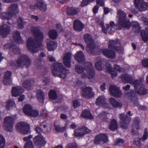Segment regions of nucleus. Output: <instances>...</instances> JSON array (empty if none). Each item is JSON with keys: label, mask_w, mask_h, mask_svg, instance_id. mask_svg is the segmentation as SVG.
Listing matches in <instances>:
<instances>
[{"label": "nucleus", "mask_w": 148, "mask_h": 148, "mask_svg": "<svg viewBox=\"0 0 148 148\" xmlns=\"http://www.w3.org/2000/svg\"><path fill=\"white\" fill-rule=\"evenodd\" d=\"M126 16L125 12L121 10L118 9L117 15L118 18L117 25H116L113 22H111L109 24L107 25L106 28L103 26V23L102 18L99 17H97L95 21L97 24L101 26L102 31L105 34H106L108 31L114 32L118 29H121L122 27L129 28L130 27L131 23L128 19H126Z\"/></svg>", "instance_id": "nucleus-1"}, {"label": "nucleus", "mask_w": 148, "mask_h": 148, "mask_svg": "<svg viewBox=\"0 0 148 148\" xmlns=\"http://www.w3.org/2000/svg\"><path fill=\"white\" fill-rule=\"evenodd\" d=\"M31 30L34 34V39L31 37H29L27 40V44L29 50L32 53H35L38 51V48L40 47L43 35L42 33L39 32L37 27H32Z\"/></svg>", "instance_id": "nucleus-2"}, {"label": "nucleus", "mask_w": 148, "mask_h": 148, "mask_svg": "<svg viewBox=\"0 0 148 148\" xmlns=\"http://www.w3.org/2000/svg\"><path fill=\"white\" fill-rule=\"evenodd\" d=\"M75 66L76 72L81 74V77L82 78L90 79L94 78L95 75V71L90 62H86L83 67L78 65H75Z\"/></svg>", "instance_id": "nucleus-3"}, {"label": "nucleus", "mask_w": 148, "mask_h": 148, "mask_svg": "<svg viewBox=\"0 0 148 148\" xmlns=\"http://www.w3.org/2000/svg\"><path fill=\"white\" fill-rule=\"evenodd\" d=\"M109 50L104 49L103 50L102 53L106 57L114 58L115 54L113 50H116L119 52H122L123 51V49L121 46L120 41L119 40H111L109 41L108 45Z\"/></svg>", "instance_id": "nucleus-4"}, {"label": "nucleus", "mask_w": 148, "mask_h": 148, "mask_svg": "<svg viewBox=\"0 0 148 148\" xmlns=\"http://www.w3.org/2000/svg\"><path fill=\"white\" fill-rule=\"evenodd\" d=\"M53 67L52 73L54 76H57L64 79L66 77L67 74L69 73V70L66 69L60 63L54 64Z\"/></svg>", "instance_id": "nucleus-5"}, {"label": "nucleus", "mask_w": 148, "mask_h": 148, "mask_svg": "<svg viewBox=\"0 0 148 148\" xmlns=\"http://www.w3.org/2000/svg\"><path fill=\"white\" fill-rule=\"evenodd\" d=\"M18 6L15 4H12L9 7L8 13L6 12L2 13L0 16V18L3 20H9L19 12Z\"/></svg>", "instance_id": "nucleus-6"}, {"label": "nucleus", "mask_w": 148, "mask_h": 148, "mask_svg": "<svg viewBox=\"0 0 148 148\" xmlns=\"http://www.w3.org/2000/svg\"><path fill=\"white\" fill-rule=\"evenodd\" d=\"M84 38L87 46L86 51L89 54H93L95 52L96 45L91 36L89 34H86L84 35Z\"/></svg>", "instance_id": "nucleus-7"}, {"label": "nucleus", "mask_w": 148, "mask_h": 148, "mask_svg": "<svg viewBox=\"0 0 148 148\" xmlns=\"http://www.w3.org/2000/svg\"><path fill=\"white\" fill-rule=\"evenodd\" d=\"M14 119L12 116H7L4 118L3 124L4 130L10 132L12 131Z\"/></svg>", "instance_id": "nucleus-8"}, {"label": "nucleus", "mask_w": 148, "mask_h": 148, "mask_svg": "<svg viewBox=\"0 0 148 148\" xmlns=\"http://www.w3.org/2000/svg\"><path fill=\"white\" fill-rule=\"evenodd\" d=\"M16 129L18 131L23 134H28L31 132L30 125L24 122L17 123L16 125Z\"/></svg>", "instance_id": "nucleus-9"}, {"label": "nucleus", "mask_w": 148, "mask_h": 148, "mask_svg": "<svg viewBox=\"0 0 148 148\" xmlns=\"http://www.w3.org/2000/svg\"><path fill=\"white\" fill-rule=\"evenodd\" d=\"M31 63V61L27 55H22L16 60V66H21L23 65L28 67Z\"/></svg>", "instance_id": "nucleus-10"}, {"label": "nucleus", "mask_w": 148, "mask_h": 148, "mask_svg": "<svg viewBox=\"0 0 148 148\" xmlns=\"http://www.w3.org/2000/svg\"><path fill=\"white\" fill-rule=\"evenodd\" d=\"M134 86L136 91L141 95L146 94L147 91L144 86L142 84V82L140 80H136L134 82Z\"/></svg>", "instance_id": "nucleus-11"}, {"label": "nucleus", "mask_w": 148, "mask_h": 148, "mask_svg": "<svg viewBox=\"0 0 148 148\" xmlns=\"http://www.w3.org/2000/svg\"><path fill=\"white\" fill-rule=\"evenodd\" d=\"M119 117L121 126L123 129H126L128 127L129 121L131 120V118L124 113L119 114Z\"/></svg>", "instance_id": "nucleus-12"}, {"label": "nucleus", "mask_w": 148, "mask_h": 148, "mask_svg": "<svg viewBox=\"0 0 148 148\" xmlns=\"http://www.w3.org/2000/svg\"><path fill=\"white\" fill-rule=\"evenodd\" d=\"M134 4L136 8L140 12L145 11L148 8V4L143 0H135Z\"/></svg>", "instance_id": "nucleus-13"}, {"label": "nucleus", "mask_w": 148, "mask_h": 148, "mask_svg": "<svg viewBox=\"0 0 148 148\" xmlns=\"http://www.w3.org/2000/svg\"><path fill=\"white\" fill-rule=\"evenodd\" d=\"M33 140L35 145L40 148L44 146L46 143L45 138L41 135L35 136Z\"/></svg>", "instance_id": "nucleus-14"}, {"label": "nucleus", "mask_w": 148, "mask_h": 148, "mask_svg": "<svg viewBox=\"0 0 148 148\" xmlns=\"http://www.w3.org/2000/svg\"><path fill=\"white\" fill-rule=\"evenodd\" d=\"M108 141L107 134H101L97 135L95 139V143L97 144H100L106 143Z\"/></svg>", "instance_id": "nucleus-15"}, {"label": "nucleus", "mask_w": 148, "mask_h": 148, "mask_svg": "<svg viewBox=\"0 0 148 148\" xmlns=\"http://www.w3.org/2000/svg\"><path fill=\"white\" fill-rule=\"evenodd\" d=\"M110 94L116 97H120L122 95L121 91L119 88L114 85H111L109 88Z\"/></svg>", "instance_id": "nucleus-16"}, {"label": "nucleus", "mask_w": 148, "mask_h": 148, "mask_svg": "<svg viewBox=\"0 0 148 148\" xmlns=\"http://www.w3.org/2000/svg\"><path fill=\"white\" fill-rule=\"evenodd\" d=\"M11 29L10 26L6 24H3L0 27V34L3 38L6 37L9 34Z\"/></svg>", "instance_id": "nucleus-17"}, {"label": "nucleus", "mask_w": 148, "mask_h": 148, "mask_svg": "<svg viewBox=\"0 0 148 148\" xmlns=\"http://www.w3.org/2000/svg\"><path fill=\"white\" fill-rule=\"evenodd\" d=\"M94 95L91 88L86 87L83 89L82 95L83 97L86 98H91L93 97Z\"/></svg>", "instance_id": "nucleus-18"}, {"label": "nucleus", "mask_w": 148, "mask_h": 148, "mask_svg": "<svg viewBox=\"0 0 148 148\" xmlns=\"http://www.w3.org/2000/svg\"><path fill=\"white\" fill-rule=\"evenodd\" d=\"M105 61V59H102L100 57L96 58L95 66L97 70L101 71L102 69L104 66Z\"/></svg>", "instance_id": "nucleus-19"}, {"label": "nucleus", "mask_w": 148, "mask_h": 148, "mask_svg": "<svg viewBox=\"0 0 148 148\" xmlns=\"http://www.w3.org/2000/svg\"><path fill=\"white\" fill-rule=\"evenodd\" d=\"M75 58L77 61L79 63H84L85 59L84 54L81 51H78L75 55Z\"/></svg>", "instance_id": "nucleus-20"}, {"label": "nucleus", "mask_w": 148, "mask_h": 148, "mask_svg": "<svg viewBox=\"0 0 148 148\" xmlns=\"http://www.w3.org/2000/svg\"><path fill=\"white\" fill-rule=\"evenodd\" d=\"M71 57V54L70 53H67L65 54L63 56V62L64 64L67 67L71 66L70 61Z\"/></svg>", "instance_id": "nucleus-21"}, {"label": "nucleus", "mask_w": 148, "mask_h": 148, "mask_svg": "<svg viewBox=\"0 0 148 148\" xmlns=\"http://www.w3.org/2000/svg\"><path fill=\"white\" fill-rule=\"evenodd\" d=\"M37 3L35 6V8H39L43 12L45 11L47 9V5L42 0H38Z\"/></svg>", "instance_id": "nucleus-22"}, {"label": "nucleus", "mask_w": 148, "mask_h": 148, "mask_svg": "<svg viewBox=\"0 0 148 148\" xmlns=\"http://www.w3.org/2000/svg\"><path fill=\"white\" fill-rule=\"evenodd\" d=\"M24 90L20 86L13 87L12 90V94L13 96L16 97L23 93Z\"/></svg>", "instance_id": "nucleus-23"}, {"label": "nucleus", "mask_w": 148, "mask_h": 148, "mask_svg": "<svg viewBox=\"0 0 148 148\" xmlns=\"http://www.w3.org/2000/svg\"><path fill=\"white\" fill-rule=\"evenodd\" d=\"M121 79L124 82H127L133 84L136 80H133L132 77L130 75L127 74H123L121 76Z\"/></svg>", "instance_id": "nucleus-24"}, {"label": "nucleus", "mask_w": 148, "mask_h": 148, "mask_svg": "<svg viewBox=\"0 0 148 148\" xmlns=\"http://www.w3.org/2000/svg\"><path fill=\"white\" fill-rule=\"evenodd\" d=\"M84 25L79 20L75 21L73 23V28L76 31L80 32L83 29Z\"/></svg>", "instance_id": "nucleus-25"}, {"label": "nucleus", "mask_w": 148, "mask_h": 148, "mask_svg": "<svg viewBox=\"0 0 148 148\" xmlns=\"http://www.w3.org/2000/svg\"><path fill=\"white\" fill-rule=\"evenodd\" d=\"M45 56L44 53H41L39 56V58L35 59L34 64L38 69H40L42 67L41 61L42 58Z\"/></svg>", "instance_id": "nucleus-26"}, {"label": "nucleus", "mask_w": 148, "mask_h": 148, "mask_svg": "<svg viewBox=\"0 0 148 148\" xmlns=\"http://www.w3.org/2000/svg\"><path fill=\"white\" fill-rule=\"evenodd\" d=\"M13 38L14 41L18 43L23 42L20 36V32L18 31H14L13 32Z\"/></svg>", "instance_id": "nucleus-27"}, {"label": "nucleus", "mask_w": 148, "mask_h": 148, "mask_svg": "<svg viewBox=\"0 0 148 148\" xmlns=\"http://www.w3.org/2000/svg\"><path fill=\"white\" fill-rule=\"evenodd\" d=\"M47 46L48 50L52 51L56 49L57 44L56 42L54 41L50 40L47 43Z\"/></svg>", "instance_id": "nucleus-28"}, {"label": "nucleus", "mask_w": 148, "mask_h": 148, "mask_svg": "<svg viewBox=\"0 0 148 148\" xmlns=\"http://www.w3.org/2000/svg\"><path fill=\"white\" fill-rule=\"evenodd\" d=\"M67 14L69 15H74L77 14L79 12L78 8L73 7H69L66 10Z\"/></svg>", "instance_id": "nucleus-29"}, {"label": "nucleus", "mask_w": 148, "mask_h": 148, "mask_svg": "<svg viewBox=\"0 0 148 148\" xmlns=\"http://www.w3.org/2000/svg\"><path fill=\"white\" fill-rule=\"evenodd\" d=\"M106 103V99L104 96H99L96 99V104L98 106H101Z\"/></svg>", "instance_id": "nucleus-30"}, {"label": "nucleus", "mask_w": 148, "mask_h": 148, "mask_svg": "<svg viewBox=\"0 0 148 148\" xmlns=\"http://www.w3.org/2000/svg\"><path fill=\"white\" fill-rule=\"evenodd\" d=\"M140 119L138 117H136L134 119V122L136 124V129L137 130L133 129L132 130L131 132L132 134L134 135H138L139 132L138 131V130L139 129V126L138 123L140 122Z\"/></svg>", "instance_id": "nucleus-31"}, {"label": "nucleus", "mask_w": 148, "mask_h": 148, "mask_svg": "<svg viewBox=\"0 0 148 148\" xmlns=\"http://www.w3.org/2000/svg\"><path fill=\"white\" fill-rule=\"evenodd\" d=\"M36 96L38 100L40 102H42L44 99L45 94L41 90H38L36 92Z\"/></svg>", "instance_id": "nucleus-32"}, {"label": "nucleus", "mask_w": 148, "mask_h": 148, "mask_svg": "<svg viewBox=\"0 0 148 148\" xmlns=\"http://www.w3.org/2000/svg\"><path fill=\"white\" fill-rule=\"evenodd\" d=\"M118 128V124L116 120L114 119L111 121L110 124L109 129L111 130L114 131Z\"/></svg>", "instance_id": "nucleus-33"}, {"label": "nucleus", "mask_w": 148, "mask_h": 148, "mask_svg": "<svg viewBox=\"0 0 148 148\" xmlns=\"http://www.w3.org/2000/svg\"><path fill=\"white\" fill-rule=\"evenodd\" d=\"M109 101L112 105L114 108L117 107H121L122 104L117 101L114 98H111L109 99Z\"/></svg>", "instance_id": "nucleus-34"}, {"label": "nucleus", "mask_w": 148, "mask_h": 148, "mask_svg": "<svg viewBox=\"0 0 148 148\" xmlns=\"http://www.w3.org/2000/svg\"><path fill=\"white\" fill-rule=\"evenodd\" d=\"M82 117L85 118H88L90 119H92L93 118V116L90 112L88 110H84L81 114Z\"/></svg>", "instance_id": "nucleus-35"}, {"label": "nucleus", "mask_w": 148, "mask_h": 148, "mask_svg": "<svg viewBox=\"0 0 148 148\" xmlns=\"http://www.w3.org/2000/svg\"><path fill=\"white\" fill-rule=\"evenodd\" d=\"M48 35L51 39L52 40H54L57 36L58 33L56 30H51L49 31Z\"/></svg>", "instance_id": "nucleus-36"}, {"label": "nucleus", "mask_w": 148, "mask_h": 148, "mask_svg": "<svg viewBox=\"0 0 148 148\" xmlns=\"http://www.w3.org/2000/svg\"><path fill=\"white\" fill-rule=\"evenodd\" d=\"M42 125L43 126L42 129L43 132L45 133H47L50 131V127L48 124H44V123H41L40 126H42Z\"/></svg>", "instance_id": "nucleus-37"}, {"label": "nucleus", "mask_w": 148, "mask_h": 148, "mask_svg": "<svg viewBox=\"0 0 148 148\" xmlns=\"http://www.w3.org/2000/svg\"><path fill=\"white\" fill-rule=\"evenodd\" d=\"M82 127L75 130V135L76 136L79 137L83 136L84 135V133Z\"/></svg>", "instance_id": "nucleus-38"}, {"label": "nucleus", "mask_w": 148, "mask_h": 148, "mask_svg": "<svg viewBox=\"0 0 148 148\" xmlns=\"http://www.w3.org/2000/svg\"><path fill=\"white\" fill-rule=\"evenodd\" d=\"M32 109V107L29 105L26 104L23 108V112L26 115L28 116Z\"/></svg>", "instance_id": "nucleus-39"}, {"label": "nucleus", "mask_w": 148, "mask_h": 148, "mask_svg": "<svg viewBox=\"0 0 148 148\" xmlns=\"http://www.w3.org/2000/svg\"><path fill=\"white\" fill-rule=\"evenodd\" d=\"M141 29V27L140 26L139 24L137 22H136L133 23V29L136 32L139 33Z\"/></svg>", "instance_id": "nucleus-40"}, {"label": "nucleus", "mask_w": 148, "mask_h": 148, "mask_svg": "<svg viewBox=\"0 0 148 148\" xmlns=\"http://www.w3.org/2000/svg\"><path fill=\"white\" fill-rule=\"evenodd\" d=\"M32 83H33L32 81L27 80L23 82V87L28 89L30 88V87L32 86Z\"/></svg>", "instance_id": "nucleus-41"}, {"label": "nucleus", "mask_w": 148, "mask_h": 148, "mask_svg": "<svg viewBox=\"0 0 148 148\" xmlns=\"http://www.w3.org/2000/svg\"><path fill=\"white\" fill-rule=\"evenodd\" d=\"M15 106V104L14 100H10L7 102L6 107L7 110H9L11 107H14Z\"/></svg>", "instance_id": "nucleus-42"}, {"label": "nucleus", "mask_w": 148, "mask_h": 148, "mask_svg": "<svg viewBox=\"0 0 148 148\" xmlns=\"http://www.w3.org/2000/svg\"><path fill=\"white\" fill-rule=\"evenodd\" d=\"M148 137V132L147 128L145 129L143 134L141 138H139V140L142 142H144L147 140Z\"/></svg>", "instance_id": "nucleus-43"}, {"label": "nucleus", "mask_w": 148, "mask_h": 148, "mask_svg": "<svg viewBox=\"0 0 148 148\" xmlns=\"http://www.w3.org/2000/svg\"><path fill=\"white\" fill-rule=\"evenodd\" d=\"M55 129L58 132H62L64 131L66 129L65 126L61 127L59 125L54 124Z\"/></svg>", "instance_id": "nucleus-44"}, {"label": "nucleus", "mask_w": 148, "mask_h": 148, "mask_svg": "<svg viewBox=\"0 0 148 148\" xmlns=\"http://www.w3.org/2000/svg\"><path fill=\"white\" fill-rule=\"evenodd\" d=\"M108 72L111 74L112 78L117 76V73L116 69L114 68H111L108 70Z\"/></svg>", "instance_id": "nucleus-45"}, {"label": "nucleus", "mask_w": 148, "mask_h": 148, "mask_svg": "<svg viewBox=\"0 0 148 148\" xmlns=\"http://www.w3.org/2000/svg\"><path fill=\"white\" fill-rule=\"evenodd\" d=\"M39 114V112L38 110L32 109L28 116L32 117H36Z\"/></svg>", "instance_id": "nucleus-46"}, {"label": "nucleus", "mask_w": 148, "mask_h": 148, "mask_svg": "<svg viewBox=\"0 0 148 148\" xmlns=\"http://www.w3.org/2000/svg\"><path fill=\"white\" fill-rule=\"evenodd\" d=\"M17 26L19 29H22L24 27L23 20L20 17H19L17 19Z\"/></svg>", "instance_id": "nucleus-47"}, {"label": "nucleus", "mask_w": 148, "mask_h": 148, "mask_svg": "<svg viewBox=\"0 0 148 148\" xmlns=\"http://www.w3.org/2000/svg\"><path fill=\"white\" fill-rule=\"evenodd\" d=\"M49 96L50 99H55L57 97L56 92L53 90H51L49 93Z\"/></svg>", "instance_id": "nucleus-48"}, {"label": "nucleus", "mask_w": 148, "mask_h": 148, "mask_svg": "<svg viewBox=\"0 0 148 148\" xmlns=\"http://www.w3.org/2000/svg\"><path fill=\"white\" fill-rule=\"evenodd\" d=\"M24 148H34L32 141L29 140L27 142L24 146Z\"/></svg>", "instance_id": "nucleus-49"}, {"label": "nucleus", "mask_w": 148, "mask_h": 148, "mask_svg": "<svg viewBox=\"0 0 148 148\" xmlns=\"http://www.w3.org/2000/svg\"><path fill=\"white\" fill-rule=\"evenodd\" d=\"M11 49H12L13 53L14 54H19L20 52V49L15 45H12Z\"/></svg>", "instance_id": "nucleus-50"}, {"label": "nucleus", "mask_w": 148, "mask_h": 148, "mask_svg": "<svg viewBox=\"0 0 148 148\" xmlns=\"http://www.w3.org/2000/svg\"><path fill=\"white\" fill-rule=\"evenodd\" d=\"M95 0H83L81 4L82 7L88 5L90 2L94 1Z\"/></svg>", "instance_id": "nucleus-51"}, {"label": "nucleus", "mask_w": 148, "mask_h": 148, "mask_svg": "<svg viewBox=\"0 0 148 148\" xmlns=\"http://www.w3.org/2000/svg\"><path fill=\"white\" fill-rule=\"evenodd\" d=\"M3 83L5 85H10L12 83V81L11 78H4L3 79Z\"/></svg>", "instance_id": "nucleus-52"}, {"label": "nucleus", "mask_w": 148, "mask_h": 148, "mask_svg": "<svg viewBox=\"0 0 148 148\" xmlns=\"http://www.w3.org/2000/svg\"><path fill=\"white\" fill-rule=\"evenodd\" d=\"M65 148H77V146L75 143L68 144Z\"/></svg>", "instance_id": "nucleus-53"}, {"label": "nucleus", "mask_w": 148, "mask_h": 148, "mask_svg": "<svg viewBox=\"0 0 148 148\" xmlns=\"http://www.w3.org/2000/svg\"><path fill=\"white\" fill-rule=\"evenodd\" d=\"M140 20L143 22L144 24L148 26V18L142 16L140 18Z\"/></svg>", "instance_id": "nucleus-54"}, {"label": "nucleus", "mask_w": 148, "mask_h": 148, "mask_svg": "<svg viewBox=\"0 0 148 148\" xmlns=\"http://www.w3.org/2000/svg\"><path fill=\"white\" fill-rule=\"evenodd\" d=\"M73 105L74 108H76L80 105V103L78 100H75L73 101Z\"/></svg>", "instance_id": "nucleus-55"}, {"label": "nucleus", "mask_w": 148, "mask_h": 148, "mask_svg": "<svg viewBox=\"0 0 148 148\" xmlns=\"http://www.w3.org/2000/svg\"><path fill=\"white\" fill-rule=\"evenodd\" d=\"M142 63L143 66L146 68H148V58L143 60Z\"/></svg>", "instance_id": "nucleus-56"}, {"label": "nucleus", "mask_w": 148, "mask_h": 148, "mask_svg": "<svg viewBox=\"0 0 148 148\" xmlns=\"http://www.w3.org/2000/svg\"><path fill=\"white\" fill-rule=\"evenodd\" d=\"M144 35L143 34V32H141V35L143 41L144 42H147L148 40V35L145 34Z\"/></svg>", "instance_id": "nucleus-57"}, {"label": "nucleus", "mask_w": 148, "mask_h": 148, "mask_svg": "<svg viewBox=\"0 0 148 148\" xmlns=\"http://www.w3.org/2000/svg\"><path fill=\"white\" fill-rule=\"evenodd\" d=\"M35 131L36 132L39 134H41L42 132H43L42 129L40 127V126H37L35 128Z\"/></svg>", "instance_id": "nucleus-58"}, {"label": "nucleus", "mask_w": 148, "mask_h": 148, "mask_svg": "<svg viewBox=\"0 0 148 148\" xmlns=\"http://www.w3.org/2000/svg\"><path fill=\"white\" fill-rule=\"evenodd\" d=\"M104 0H97L96 3L97 5H99L101 6H103L104 5Z\"/></svg>", "instance_id": "nucleus-59"}, {"label": "nucleus", "mask_w": 148, "mask_h": 148, "mask_svg": "<svg viewBox=\"0 0 148 148\" xmlns=\"http://www.w3.org/2000/svg\"><path fill=\"white\" fill-rule=\"evenodd\" d=\"M11 74L12 73L10 71H8L5 73L4 78H10Z\"/></svg>", "instance_id": "nucleus-60"}, {"label": "nucleus", "mask_w": 148, "mask_h": 148, "mask_svg": "<svg viewBox=\"0 0 148 148\" xmlns=\"http://www.w3.org/2000/svg\"><path fill=\"white\" fill-rule=\"evenodd\" d=\"M124 142V141L123 139L120 138L119 139L117 140V144L116 145H122L123 144Z\"/></svg>", "instance_id": "nucleus-61"}, {"label": "nucleus", "mask_w": 148, "mask_h": 148, "mask_svg": "<svg viewBox=\"0 0 148 148\" xmlns=\"http://www.w3.org/2000/svg\"><path fill=\"white\" fill-rule=\"evenodd\" d=\"M83 132L84 133V134L87 133H89L90 132V130L86 127H82Z\"/></svg>", "instance_id": "nucleus-62"}, {"label": "nucleus", "mask_w": 148, "mask_h": 148, "mask_svg": "<svg viewBox=\"0 0 148 148\" xmlns=\"http://www.w3.org/2000/svg\"><path fill=\"white\" fill-rule=\"evenodd\" d=\"M105 60V61L106 62L105 63V66L107 67V68L108 69V70H110L111 68H112L111 67V66L110 63L108 62V61H106V60Z\"/></svg>", "instance_id": "nucleus-63"}, {"label": "nucleus", "mask_w": 148, "mask_h": 148, "mask_svg": "<svg viewBox=\"0 0 148 148\" xmlns=\"http://www.w3.org/2000/svg\"><path fill=\"white\" fill-rule=\"evenodd\" d=\"M11 45L10 44H7L3 46V48L4 49H11L12 48Z\"/></svg>", "instance_id": "nucleus-64"}]
</instances>
